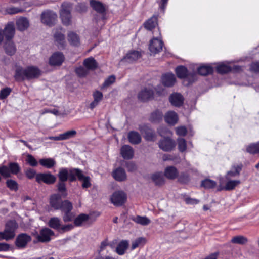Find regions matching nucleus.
I'll list each match as a JSON object with an SVG mask.
<instances>
[{
    "label": "nucleus",
    "instance_id": "obj_50",
    "mask_svg": "<svg viewBox=\"0 0 259 259\" xmlns=\"http://www.w3.org/2000/svg\"><path fill=\"white\" fill-rule=\"evenodd\" d=\"M146 242V239L144 237H139L136 239L132 244V249L134 250L141 245H144Z\"/></svg>",
    "mask_w": 259,
    "mask_h": 259
},
{
    "label": "nucleus",
    "instance_id": "obj_46",
    "mask_svg": "<svg viewBox=\"0 0 259 259\" xmlns=\"http://www.w3.org/2000/svg\"><path fill=\"white\" fill-rule=\"evenodd\" d=\"M240 183L239 180H228L224 187L226 190H232Z\"/></svg>",
    "mask_w": 259,
    "mask_h": 259
},
{
    "label": "nucleus",
    "instance_id": "obj_60",
    "mask_svg": "<svg viewBox=\"0 0 259 259\" xmlns=\"http://www.w3.org/2000/svg\"><path fill=\"white\" fill-rule=\"evenodd\" d=\"M176 133L179 136H184L187 134V130L184 126L177 127L176 128Z\"/></svg>",
    "mask_w": 259,
    "mask_h": 259
},
{
    "label": "nucleus",
    "instance_id": "obj_7",
    "mask_svg": "<svg viewBox=\"0 0 259 259\" xmlns=\"http://www.w3.org/2000/svg\"><path fill=\"white\" fill-rule=\"evenodd\" d=\"M41 22L46 25L52 26L56 23L57 20V14L50 10H47L41 14Z\"/></svg>",
    "mask_w": 259,
    "mask_h": 259
},
{
    "label": "nucleus",
    "instance_id": "obj_34",
    "mask_svg": "<svg viewBox=\"0 0 259 259\" xmlns=\"http://www.w3.org/2000/svg\"><path fill=\"white\" fill-rule=\"evenodd\" d=\"M55 42L59 47L64 48L65 44V37L63 34L60 31H56L54 34Z\"/></svg>",
    "mask_w": 259,
    "mask_h": 259
},
{
    "label": "nucleus",
    "instance_id": "obj_38",
    "mask_svg": "<svg viewBox=\"0 0 259 259\" xmlns=\"http://www.w3.org/2000/svg\"><path fill=\"white\" fill-rule=\"evenodd\" d=\"M39 162L40 165L47 168H51L56 164L54 159L51 158L41 159Z\"/></svg>",
    "mask_w": 259,
    "mask_h": 259
},
{
    "label": "nucleus",
    "instance_id": "obj_10",
    "mask_svg": "<svg viewBox=\"0 0 259 259\" xmlns=\"http://www.w3.org/2000/svg\"><path fill=\"white\" fill-rule=\"evenodd\" d=\"M31 240L30 236L26 233H21L17 236L15 242V245L19 249H23L26 247Z\"/></svg>",
    "mask_w": 259,
    "mask_h": 259
},
{
    "label": "nucleus",
    "instance_id": "obj_19",
    "mask_svg": "<svg viewBox=\"0 0 259 259\" xmlns=\"http://www.w3.org/2000/svg\"><path fill=\"white\" fill-rule=\"evenodd\" d=\"M179 171L174 166L166 167L164 171V176L169 180H174L178 177Z\"/></svg>",
    "mask_w": 259,
    "mask_h": 259
},
{
    "label": "nucleus",
    "instance_id": "obj_6",
    "mask_svg": "<svg viewBox=\"0 0 259 259\" xmlns=\"http://www.w3.org/2000/svg\"><path fill=\"white\" fill-rule=\"evenodd\" d=\"M20 170V168L18 163L15 162H11L9 164V167L6 166H0V174L5 178L10 177L11 174L16 175Z\"/></svg>",
    "mask_w": 259,
    "mask_h": 259
},
{
    "label": "nucleus",
    "instance_id": "obj_12",
    "mask_svg": "<svg viewBox=\"0 0 259 259\" xmlns=\"http://www.w3.org/2000/svg\"><path fill=\"white\" fill-rule=\"evenodd\" d=\"M56 180V177L50 172L39 173L36 175V181L39 183L44 182L47 184H52Z\"/></svg>",
    "mask_w": 259,
    "mask_h": 259
},
{
    "label": "nucleus",
    "instance_id": "obj_20",
    "mask_svg": "<svg viewBox=\"0 0 259 259\" xmlns=\"http://www.w3.org/2000/svg\"><path fill=\"white\" fill-rule=\"evenodd\" d=\"M120 154L123 158L131 159L134 156V149L131 146L124 145L120 149Z\"/></svg>",
    "mask_w": 259,
    "mask_h": 259
},
{
    "label": "nucleus",
    "instance_id": "obj_58",
    "mask_svg": "<svg viewBox=\"0 0 259 259\" xmlns=\"http://www.w3.org/2000/svg\"><path fill=\"white\" fill-rule=\"evenodd\" d=\"M26 161L31 166H36L38 163L35 158L31 155L28 154L27 156Z\"/></svg>",
    "mask_w": 259,
    "mask_h": 259
},
{
    "label": "nucleus",
    "instance_id": "obj_11",
    "mask_svg": "<svg viewBox=\"0 0 259 259\" xmlns=\"http://www.w3.org/2000/svg\"><path fill=\"white\" fill-rule=\"evenodd\" d=\"M176 72L179 78H185L186 80L188 81V82L186 84L187 85L192 83L195 79V74H194L192 75L193 79L190 80L189 79V75L188 74L187 69L183 66H179L177 67L176 68Z\"/></svg>",
    "mask_w": 259,
    "mask_h": 259
},
{
    "label": "nucleus",
    "instance_id": "obj_22",
    "mask_svg": "<svg viewBox=\"0 0 259 259\" xmlns=\"http://www.w3.org/2000/svg\"><path fill=\"white\" fill-rule=\"evenodd\" d=\"M127 139L129 142L133 144L136 145L141 143L142 138L140 134L134 131H130L127 134Z\"/></svg>",
    "mask_w": 259,
    "mask_h": 259
},
{
    "label": "nucleus",
    "instance_id": "obj_27",
    "mask_svg": "<svg viewBox=\"0 0 259 259\" xmlns=\"http://www.w3.org/2000/svg\"><path fill=\"white\" fill-rule=\"evenodd\" d=\"M140 57L141 54L139 51H132L126 54L123 59V61L128 63H133L137 61Z\"/></svg>",
    "mask_w": 259,
    "mask_h": 259
},
{
    "label": "nucleus",
    "instance_id": "obj_59",
    "mask_svg": "<svg viewBox=\"0 0 259 259\" xmlns=\"http://www.w3.org/2000/svg\"><path fill=\"white\" fill-rule=\"evenodd\" d=\"M24 11V10L22 8H15V7H10L6 9V12L7 13L10 14H14L22 12Z\"/></svg>",
    "mask_w": 259,
    "mask_h": 259
},
{
    "label": "nucleus",
    "instance_id": "obj_44",
    "mask_svg": "<svg viewBox=\"0 0 259 259\" xmlns=\"http://www.w3.org/2000/svg\"><path fill=\"white\" fill-rule=\"evenodd\" d=\"M178 181L183 184H188L190 181V177L187 172H182L178 175Z\"/></svg>",
    "mask_w": 259,
    "mask_h": 259
},
{
    "label": "nucleus",
    "instance_id": "obj_37",
    "mask_svg": "<svg viewBox=\"0 0 259 259\" xmlns=\"http://www.w3.org/2000/svg\"><path fill=\"white\" fill-rule=\"evenodd\" d=\"M157 25V18L153 16L149 19L145 23L144 27L145 28L148 30H151L153 28H155V27Z\"/></svg>",
    "mask_w": 259,
    "mask_h": 259
},
{
    "label": "nucleus",
    "instance_id": "obj_53",
    "mask_svg": "<svg viewBox=\"0 0 259 259\" xmlns=\"http://www.w3.org/2000/svg\"><path fill=\"white\" fill-rule=\"evenodd\" d=\"M217 71L221 74L226 73L232 70V69L230 67L221 64L218 65L217 67Z\"/></svg>",
    "mask_w": 259,
    "mask_h": 259
},
{
    "label": "nucleus",
    "instance_id": "obj_23",
    "mask_svg": "<svg viewBox=\"0 0 259 259\" xmlns=\"http://www.w3.org/2000/svg\"><path fill=\"white\" fill-rule=\"evenodd\" d=\"M164 119L166 123L170 125H174L176 124L178 121V116L175 112L170 111L165 114Z\"/></svg>",
    "mask_w": 259,
    "mask_h": 259
},
{
    "label": "nucleus",
    "instance_id": "obj_55",
    "mask_svg": "<svg viewBox=\"0 0 259 259\" xmlns=\"http://www.w3.org/2000/svg\"><path fill=\"white\" fill-rule=\"evenodd\" d=\"M6 183L7 187L11 190L16 191L18 189V185L16 181L12 180H8Z\"/></svg>",
    "mask_w": 259,
    "mask_h": 259
},
{
    "label": "nucleus",
    "instance_id": "obj_5",
    "mask_svg": "<svg viewBox=\"0 0 259 259\" xmlns=\"http://www.w3.org/2000/svg\"><path fill=\"white\" fill-rule=\"evenodd\" d=\"M72 204L67 200L63 201L60 210L64 213L63 220L65 222L71 221L75 217V214L72 212Z\"/></svg>",
    "mask_w": 259,
    "mask_h": 259
},
{
    "label": "nucleus",
    "instance_id": "obj_43",
    "mask_svg": "<svg viewBox=\"0 0 259 259\" xmlns=\"http://www.w3.org/2000/svg\"><path fill=\"white\" fill-rule=\"evenodd\" d=\"M89 219L88 215L82 213L77 217L74 221L75 225L77 226H81L84 222L88 221Z\"/></svg>",
    "mask_w": 259,
    "mask_h": 259
},
{
    "label": "nucleus",
    "instance_id": "obj_63",
    "mask_svg": "<svg viewBox=\"0 0 259 259\" xmlns=\"http://www.w3.org/2000/svg\"><path fill=\"white\" fill-rule=\"evenodd\" d=\"M126 167L130 172H133L136 170V165L133 162H128L126 163Z\"/></svg>",
    "mask_w": 259,
    "mask_h": 259
},
{
    "label": "nucleus",
    "instance_id": "obj_45",
    "mask_svg": "<svg viewBox=\"0 0 259 259\" xmlns=\"http://www.w3.org/2000/svg\"><path fill=\"white\" fill-rule=\"evenodd\" d=\"M77 132L74 130L67 131L63 133L60 134L61 138L62 140H66L75 137Z\"/></svg>",
    "mask_w": 259,
    "mask_h": 259
},
{
    "label": "nucleus",
    "instance_id": "obj_56",
    "mask_svg": "<svg viewBox=\"0 0 259 259\" xmlns=\"http://www.w3.org/2000/svg\"><path fill=\"white\" fill-rule=\"evenodd\" d=\"M115 76L114 75H111L109 76L104 81L103 87L106 88L113 83L115 81Z\"/></svg>",
    "mask_w": 259,
    "mask_h": 259
},
{
    "label": "nucleus",
    "instance_id": "obj_42",
    "mask_svg": "<svg viewBox=\"0 0 259 259\" xmlns=\"http://www.w3.org/2000/svg\"><path fill=\"white\" fill-rule=\"evenodd\" d=\"M132 219L136 223L143 226L147 225L150 223V220L146 217L138 215L136 217L132 218Z\"/></svg>",
    "mask_w": 259,
    "mask_h": 259
},
{
    "label": "nucleus",
    "instance_id": "obj_49",
    "mask_svg": "<svg viewBox=\"0 0 259 259\" xmlns=\"http://www.w3.org/2000/svg\"><path fill=\"white\" fill-rule=\"evenodd\" d=\"M247 241V239L243 236H235L231 240L232 243L241 245L246 244Z\"/></svg>",
    "mask_w": 259,
    "mask_h": 259
},
{
    "label": "nucleus",
    "instance_id": "obj_31",
    "mask_svg": "<svg viewBox=\"0 0 259 259\" xmlns=\"http://www.w3.org/2000/svg\"><path fill=\"white\" fill-rule=\"evenodd\" d=\"M83 65L88 70H94L98 67V64L93 57H89L84 59Z\"/></svg>",
    "mask_w": 259,
    "mask_h": 259
},
{
    "label": "nucleus",
    "instance_id": "obj_64",
    "mask_svg": "<svg viewBox=\"0 0 259 259\" xmlns=\"http://www.w3.org/2000/svg\"><path fill=\"white\" fill-rule=\"evenodd\" d=\"M94 99L97 100L99 102H100L103 99V94L100 91L95 92L94 94Z\"/></svg>",
    "mask_w": 259,
    "mask_h": 259
},
{
    "label": "nucleus",
    "instance_id": "obj_39",
    "mask_svg": "<svg viewBox=\"0 0 259 259\" xmlns=\"http://www.w3.org/2000/svg\"><path fill=\"white\" fill-rule=\"evenodd\" d=\"M61 224V220L57 217L51 218L48 222L49 227L56 230H59L60 228Z\"/></svg>",
    "mask_w": 259,
    "mask_h": 259
},
{
    "label": "nucleus",
    "instance_id": "obj_21",
    "mask_svg": "<svg viewBox=\"0 0 259 259\" xmlns=\"http://www.w3.org/2000/svg\"><path fill=\"white\" fill-rule=\"evenodd\" d=\"M63 201L59 194H53L50 197V204L55 210H59Z\"/></svg>",
    "mask_w": 259,
    "mask_h": 259
},
{
    "label": "nucleus",
    "instance_id": "obj_48",
    "mask_svg": "<svg viewBox=\"0 0 259 259\" xmlns=\"http://www.w3.org/2000/svg\"><path fill=\"white\" fill-rule=\"evenodd\" d=\"M246 151L251 154H256L259 152V142L253 143L248 145Z\"/></svg>",
    "mask_w": 259,
    "mask_h": 259
},
{
    "label": "nucleus",
    "instance_id": "obj_15",
    "mask_svg": "<svg viewBox=\"0 0 259 259\" xmlns=\"http://www.w3.org/2000/svg\"><path fill=\"white\" fill-rule=\"evenodd\" d=\"M159 148L164 151H170L175 147V143L171 139L165 138L159 142Z\"/></svg>",
    "mask_w": 259,
    "mask_h": 259
},
{
    "label": "nucleus",
    "instance_id": "obj_8",
    "mask_svg": "<svg viewBox=\"0 0 259 259\" xmlns=\"http://www.w3.org/2000/svg\"><path fill=\"white\" fill-rule=\"evenodd\" d=\"M17 228L18 225L15 221L11 220L7 222L3 232L8 241L14 238L15 231Z\"/></svg>",
    "mask_w": 259,
    "mask_h": 259
},
{
    "label": "nucleus",
    "instance_id": "obj_25",
    "mask_svg": "<svg viewBox=\"0 0 259 259\" xmlns=\"http://www.w3.org/2000/svg\"><path fill=\"white\" fill-rule=\"evenodd\" d=\"M112 176L118 181L122 182L126 180V174L122 168L119 167L115 169L112 172Z\"/></svg>",
    "mask_w": 259,
    "mask_h": 259
},
{
    "label": "nucleus",
    "instance_id": "obj_14",
    "mask_svg": "<svg viewBox=\"0 0 259 259\" xmlns=\"http://www.w3.org/2000/svg\"><path fill=\"white\" fill-rule=\"evenodd\" d=\"M91 7L97 13L102 15V19H104L106 11V6L99 1L91 0L90 2Z\"/></svg>",
    "mask_w": 259,
    "mask_h": 259
},
{
    "label": "nucleus",
    "instance_id": "obj_61",
    "mask_svg": "<svg viewBox=\"0 0 259 259\" xmlns=\"http://www.w3.org/2000/svg\"><path fill=\"white\" fill-rule=\"evenodd\" d=\"M76 11L79 13L85 12L87 10V6L84 3L78 4L75 8Z\"/></svg>",
    "mask_w": 259,
    "mask_h": 259
},
{
    "label": "nucleus",
    "instance_id": "obj_4",
    "mask_svg": "<svg viewBox=\"0 0 259 259\" xmlns=\"http://www.w3.org/2000/svg\"><path fill=\"white\" fill-rule=\"evenodd\" d=\"M76 177H77L79 181L82 182V187L83 188H88L91 186L92 184L90 177L84 176L82 171L78 168L70 169V181L73 182L75 181Z\"/></svg>",
    "mask_w": 259,
    "mask_h": 259
},
{
    "label": "nucleus",
    "instance_id": "obj_47",
    "mask_svg": "<svg viewBox=\"0 0 259 259\" xmlns=\"http://www.w3.org/2000/svg\"><path fill=\"white\" fill-rule=\"evenodd\" d=\"M65 182L59 181L57 186L58 191L61 193V196L63 198L66 197L67 195Z\"/></svg>",
    "mask_w": 259,
    "mask_h": 259
},
{
    "label": "nucleus",
    "instance_id": "obj_36",
    "mask_svg": "<svg viewBox=\"0 0 259 259\" xmlns=\"http://www.w3.org/2000/svg\"><path fill=\"white\" fill-rule=\"evenodd\" d=\"M68 40L72 46H77L79 43V37L77 34L73 32L68 33Z\"/></svg>",
    "mask_w": 259,
    "mask_h": 259
},
{
    "label": "nucleus",
    "instance_id": "obj_30",
    "mask_svg": "<svg viewBox=\"0 0 259 259\" xmlns=\"http://www.w3.org/2000/svg\"><path fill=\"white\" fill-rule=\"evenodd\" d=\"M169 101L172 105L179 107L182 105L183 98L180 94H173L169 97Z\"/></svg>",
    "mask_w": 259,
    "mask_h": 259
},
{
    "label": "nucleus",
    "instance_id": "obj_51",
    "mask_svg": "<svg viewBox=\"0 0 259 259\" xmlns=\"http://www.w3.org/2000/svg\"><path fill=\"white\" fill-rule=\"evenodd\" d=\"M201 185L206 189H210L216 186V183L211 180L206 179L202 182Z\"/></svg>",
    "mask_w": 259,
    "mask_h": 259
},
{
    "label": "nucleus",
    "instance_id": "obj_17",
    "mask_svg": "<svg viewBox=\"0 0 259 259\" xmlns=\"http://www.w3.org/2000/svg\"><path fill=\"white\" fill-rule=\"evenodd\" d=\"M176 77L172 73H166L163 74L161 77V82L163 85L166 87H171L176 82Z\"/></svg>",
    "mask_w": 259,
    "mask_h": 259
},
{
    "label": "nucleus",
    "instance_id": "obj_52",
    "mask_svg": "<svg viewBox=\"0 0 259 259\" xmlns=\"http://www.w3.org/2000/svg\"><path fill=\"white\" fill-rule=\"evenodd\" d=\"M178 148L180 152H184L187 148V144L186 140L183 138L178 139Z\"/></svg>",
    "mask_w": 259,
    "mask_h": 259
},
{
    "label": "nucleus",
    "instance_id": "obj_35",
    "mask_svg": "<svg viewBox=\"0 0 259 259\" xmlns=\"http://www.w3.org/2000/svg\"><path fill=\"white\" fill-rule=\"evenodd\" d=\"M59 181L66 182L68 179L70 180V169L69 171L66 168H61L58 173Z\"/></svg>",
    "mask_w": 259,
    "mask_h": 259
},
{
    "label": "nucleus",
    "instance_id": "obj_33",
    "mask_svg": "<svg viewBox=\"0 0 259 259\" xmlns=\"http://www.w3.org/2000/svg\"><path fill=\"white\" fill-rule=\"evenodd\" d=\"M129 246L128 241L127 240H122L117 245L116 248V253L120 255H123Z\"/></svg>",
    "mask_w": 259,
    "mask_h": 259
},
{
    "label": "nucleus",
    "instance_id": "obj_62",
    "mask_svg": "<svg viewBox=\"0 0 259 259\" xmlns=\"http://www.w3.org/2000/svg\"><path fill=\"white\" fill-rule=\"evenodd\" d=\"M251 71L259 73V61L253 62L250 64Z\"/></svg>",
    "mask_w": 259,
    "mask_h": 259
},
{
    "label": "nucleus",
    "instance_id": "obj_18",
    "mask_svg": "<svg viewBox=\"0 0 259 259\" xmlns=\"http://www.w3.org/2000/svg\"><path fill=\"white\" fill-rule=\"evenodd\" d=\"M64 60V56L61 52H56L50 57V64L52 66H59Z\"/></svg>",
    "mask_w": 259,
    "mask_h": 259
},
{
    "label": "nucleus",
    "instance_id": "obj_40",
    "mask_svg": "<svg viewBox=\"0 0 259 259\" xmlns=\"http://www.w3.org/2000/svg\"><path fill=\"white\" fill-rule=\"evenodd\" d=\"M163 117V114L162 112L159 110H155L151 113L150 117V120L153 122H160Z\"/></svg>",
    "mask_w": 259,
    "mask_h": 259
},
{
    "label": "nucleus",
    "instance_id": "obj_1",
    "mask_svg": "<svg viewBox=\"0 0 259 259\" xmlns=\"http://www.w3.org/2000/svg\"><path fill=\"white\" fill-rule=\"evenodd\" d=\"M15 32V26L13 22L8 23L4 30L0 29V44L3 41L5 38L6 42L4 45V49L6 53L10 56L14 55L16 51V48L12 41Z\"/></svg>",
    "mask_w": 259,
    "mask_h": 259
},
{
    "label": "nucleus",
    "instance_id": "obj_3",
    "mask_svg": "<svg viewBox=\"0 0 259 259\" xmlns=\"http://www.w3.org/2000/svg\"><path fill=\"white\" fill-rule=\"evenodd\" d=\"M72 8V4L69 2H64L61 6L60 16L63 24L65 25L68 26L71 24V11Z\"/></svg>",
    "mask_w": 259,
    "mask_h": 259
},
{
    "label": "nucleus",
    "instance_id": "obj_2",
    "mask_svg": "<svg viewBox=\"0 0 259 259\" xmlns=\"http://www.w3.org/2000/svg\"><path fill=\"white\" fill-rule=\"evenodd\" d=\"M40 75V70L36 67L28 66L26 68L19 67L15 70L14 77L16 81H21L37 78Z\"/></svg>",
    "mask_w": 259,
    "mask_h": 259
},
{
    "label": "nucleus",
    "instance_id": "obj_16",
    "mask_svg": "<svg viewBox=\"0 0 259 259\" xmlns=\"http://www.w3.org/2000/svg\"><path fill=\"white\" fill-rule=\"evenodd\" d=\"M163 42L158 38H153L150 43L149 50L153 54H156L162 50Z\"/></svg>",
    "mask_w": 259,
    "mask_h": 259
},
{
    "label": "nucleus",
    "instance_id": "obj_26",
    "mask_svg": "<svg viewBox=\"0 0 259 259\" xmlns=\"http://www.w3.org/2000/svg\"><path fill=\"white\" fill-rule=\"evenodd\" d=\"M139 130L142 132L143 130H144V138L146 141H152L155 140L156 135L154 132L151 129L149 128L146 126H144L143 127L140 126Z\"/></svg>",
    "mask_w": 259,
    "mask_h": 259
},
{
    "label": "nucleus",
    "instance_id": "obj_54",
    "mask_svg": "<svg viewBox=\"0 0 259 259\" xmlns=\"http://www.w3.org/2000/svg\"><path fill=\"white\" fill-rule=\"evenodd\" d=\"M75 72L79 76L84 77L88 74L89 70L83 67H79L76 69Z\"/></svg>",
    "mask_w": 259,
    "mask_h": 259
},
{
    "label": "nucleus",
    "instance_id": "obj_57",
    "mask_svg": "<svg viewBox=\"0 0 259 259\" xmlns=\"http://www.w3.org/2000/svg\"><path fill=\"white\" fill-rule=\"evenodd\" d=\"M11 92V89L10 88H5L2 89L0 92V99H5L8 96Z\"/></svg>",
    "mask_w": 259,
    "mask_h": 259
},
{
    "label": "nucleus",
    "instance_id": "obj_32",
    "mask_svg": "<svg viewBox=\"0 0 259 259\" xmlns=\"http://www.w3.org/2000/svg\"><path fill=\"white\" fill-rule=\"evenodd\" d=\"M17 29L20 31H24L27 29L29 26L28 19L26 18H20L16 21Z\"/></svg>",
    "mask_w": 259,
    "mask_h": 259
},
{
    "label": "nucleus",
    "instance_id": "obj_41",
    "mask_svg": "<svg viewBox=\"0 0 259 259\" xmlns=\"http://www.w3.org/2000/svg\"><path fill=\"white\" fill-rule=\"evenodd\" d=\"M198 73L201 75H207L211 74L213 72V68L208 65H203L198 68Z\"/></svg>",
    "mask_w": 259,
    "mask_h": 259
},
{
    "label": "nucleus",
    "instance_id": "obj_9",
    "mask_svg": "<svg viewBox=\"0 0 259 259\" xmlns=\"http://www.w3.org/2000/svg\"><path fill=\"white\" fill-rule=\"evenodd\" d=\"M126 199V194L122 191L115 192L110 197L111 203L116 206H122L125 203Z\"/></svg>",
    "mask_w": 259,
    "mask_h": 259
},
{
    "label": "nucleus",
    "instance_id": "obj_29",
    "mask_svg": "<svg viewBox=\"0 0 259 259\" xmlns=\"http://www.w3.org/2000/svg\"><path fill=\"white\" fill-rule=\"evenodd\" d=\"M151 179L156 186H161L165 183L164 176L161 172H157L153 174Z\"/></svg>",
    "mask_w": 259,
    "mask_h": 259
},
{
    "label": "nucleus",
    "instance_id": "obj_13",
    "mask_svg": "<svg viewBox=\"0 0 259 259\" xmlns=\"http://www.w3.org/2000/svg\"><path fill=\"white\" fill-rule=\"evenodd\" d=\"M54 235V233L52 230L45 228L40 231L39 234L36 236V238L39 242H48L51 240V237Z\"/></svg>",
    "mask_w": 259,
    "mask_h": 259
},
{
    "label": "nucleus",
    "instance_id": "obj_28",
    "mask_svg": "<svg viewBox=\"0 0 259 259\" xmlns=\"http://www.w3.org/2000/svg\"><path fill=\"white\" fill-rule=\"evenodd\" d=\"M242 169L241 165H233L232 166L231 170L227 172L225 178L226 180H229L232 177L238 176Z\"/></svg>",
    "mask_w": 259,
    "mask_h": 259
},
{
    "label": "nucleus",
    "instance_id": "obj_24",
    "mask_svg": "<svg viewBox=\"0 0 259 259\" xmlns=\"http://www.w3.org/2000/svg\"><path fill=\"white\" fill-rule=\"evenodd\" d=\"M153 96V91L151 89L145 88L139 92L138 97L140 100L145 101L152 98Z\"/></svg>",
    "mask_w": 259,
    "mask_h": 259
}]
</instances>
